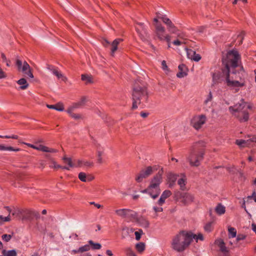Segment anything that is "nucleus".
Here are the masks:
<instances>
[{
	"mask_svg": "<svg viewBox=\"0 0 256 256\" xmlns=\"http://www.w3.org/2000/svg\"><path fill=\"white\" fill-rule=\"evenodd\" d=\"M240 56L235 50L229 51L223 59L225 68L222 69V74L225 76V84L230 88H241L246 84L244 78V71L242 67L240 71L234 68L238 66Z\"/></svg>",
	"mask_w": 256,
	"mask_h": 256,
	"instance_id": "nucleus-1",
	"label": "nucleus"
},
{
	"mask_svg": "<svg viewBox=\"0 0 256 256\" xmlns=\"http://www.w3.org/2000/svg\"><path fill=\"white\" fill-rule=\"evenodd\" d=\"M192 237L190 232H180L173 238L172 242V248L178 252L184 251L191 243Z\"/></svg>",
	"mask_w": 256,
	"mask_h": 256,
	"instance_id": "nucleus-2",
	"label": "nucleus"
},
{
	"mask_svg": "<svg viewBox=\"0 0 256 256\" xmlns=\"http://www.w3.org/2000/svg\"><path fill=\"white\" fill-rule=\"evenodd\" d=\"M250 104H247L244 102L236 104L234 106L229 107V110L232 114L237 118L240 122H246L249 118L248 110L252 108Z\"/></svg>",
	"mask_w": 256,
	"mask_h": 256,
	"instance_id": "nucleus-3",
	"label": "nucleus"
},
{
	"mask_svg": "<svg viewBox=\"0 0 256 256\" xmlns=\"http://www.w3.org/2000/svg\"><path fill=\"white\" fill-rule=\"evenodd\" d=\"M132 108L134 110L138 108L141 101H146L148 98V92L144 86H135L132 92Z\"/></svg>",
	"mask_w": 256,
	"mask_h": 256,
	"instance_id": "nucleus-4",
	"label": "nucleus"
},
{
	"mask_svg": "<svg viewBox=\"0 0 256 256\" xmlns=\"http://www.w3.org/2000/svg\"><path fill=\"white\" fill-rule=\"evenodd\" d=\"M20 143L23 144L25 145H26L27 146L32 148L36 150H37L38 151L42 152H50V153H56L58 152V150L48 147L42 144L44 142V140L42 138H39L36 140L34 142V144H31L30 143H27L25 142H22L20 141Z\"/></svg>",
	"mask_w": 256,
	"mask_h": 256,
	"instance_id": "nucleus-5",
	"label": "nucleus"
},
{
	"mask_svg": "<svg viewBox=\"0 0 256 256\" xmlns=\"http://www.w3.org/2000/svg\"><path fill=\"white\" fill-rule=\"evenodd\" d=\"M62 164H58L56 161H51L50 166L55 170L62 169L70 170L72 168H78L77 162L75 161H62Z\"/></svg>",
	"mask_w": 256,
	"mask_h": 256,
	"instance_id": "nucleus-6",
	"label": "nucleus"
},
{
	"mask_svg": "<svg viewBox=\"0 0 256 256\" xmlns=\"http://www.w3.org/2000/svg\"><path fill=\"white\" fill-rule=\"evenodd\" d=\"M154 33L156 37L161 41H166L170 43L171 41V36L166 32L165 28L160 24H155Z\"/></svg>",
	"mask_w": 256,
	"mask_h": 256,
	"instance_id": "nucleus-7",
	"label": "nucleus"
},
{
	"mask_svg": "<svg viewBox=\"0 0 256 256\" xmlns=\"http://www.w3.org/2000/svg\"><path fill=\"white\" fill-rule=\"evenodd\" d=\"M207 120L204 114H199L194 116L190 120V125L196 130L202 128Z\"/></svg>",
	"mask_w": 256,
	"mask_h": 256,
	"instance_id": "nucleus-8",
	"label": "nucleus"
},
{
	"mask_svg": "<svg viewBox=\"0 0 256 256\" xmlns=\"http://www.w3.org/2000/svg\"><path fill=\"white\" fill-rule=\"evenodd\" d=\"M115 213L122 218H127L131 221H132L134 218H136V212L130 209H118L115 210Z\"/></svg>",
	"mask_w": 256,
	"mask_h": 256,
	"instance_id": "nucleus-9",
	"label": "nucleus"
},
{
	"mask_svg": "<svg viewBox=\"0 0 256 256\" xmlns=\"http://www.w3.org/2000/svg\"><path fill=\"white\" fill-rule=\"evenodd\" d=\"M158 170V166H148L146 167L140 171V174L136 178V180L137 182H140L142 181L143 178H145L150 175H151L154 172Z\"/></svg>",
	"mask_w": 256,
	"mask_h": 256,
	"instance_id": "nucleus-10",
	"label": "nucleus"
},
{
	"mask_svg": "<svg viewBox=\"0 0 256 256\" xmlns=\"http://www.w3.org/2000/svg\"><path fill=\"white\" fill-rule=\"evenodd\" d=\"M176 196H178L180 202L184 204H188L192 202L194 198L192 194L186 192H178L176 193Z\"/></svg>",
	"mask_w": 256,
	"mask_h": 256,
	"instance_id": "nucleus-11",
	"label": "nucleus"
},
{
	"mask_svg": "<svg viewBox=\"0 0 256 256\" xmlns=\"http://www.w3.org/2000/svg\"><path fill=\"white\" fill-rule=\"evenodd\" d=\"M162 172H159L158 174L153 178L151 181L150 186H148V190H150L153 188H156V192H158V188H160V184L162 182Z\"/></svg>",
	"mask_w": 256,
	"mask_h": 256,
	"instance_id": "nucleus-12",
	"label": "nucleus"
},
{
	"mask_svg": "<svg viewBox=\"0 0 256 256\" xmlns=\"http://www.w3.org/2000/svg\"><path fill=\"white\" fill-rule=\"evenodd\" d=\"M75 162H77L78 168H80L86 170L96 166L98 167L100 164V162H98L96 165H95L92 161H75Z\"/></svg>",
	"mask_w": 256,
	"mask_h": 256,
	"instance_id": "nucleus-13",
	"label": "nucleus"
},
{
	"mask_svg": "<svg viewBox=\"0 0 256 256\" xmlns=\"http://www.w3.org/2000/svg\"><path fill=\"white\" fill-rule=\"evenodd\" d=\"M196 145L193 146L190 152V159H195V160H200L204 158V152L202 150L198 152Z\"/></svg>",
	"mask_w": 256,
	"mask_h": 256,
	"instance_id": "nucleus-14",
	"label": "nucleus"
},
{
	"mask_svg": "<svg viewBox=\"0 0 256 256\" xmlns=\"http://www.w3.org/2000/svg\"><path fill=\"white\" fill-rule=\"evenodd\" d=\"M185 50L188 58L196 62L200 60L201 56L200 54H196L195 51L188 48H186Z\"/></svg>",
	"mask_w": 256,
	"mask_h": 256,
	"instance_id": "nucleus-15",
	"label": "nucleus"
},
{
	"mask_svg": "<svg viewBox=\"0 0 256 256\" xmlns=\"http://www.w3.org/2000/svg\"><path fill=\"white\" fill-rule=\"evenodd\" d=\"M20 71H22L26 76H28V77L32 78H34V75L32 72L30 66L26 62H24L22 67Z\"/></svg>",
	"mask_w": 256,
	"mask_h": 256,
	"instance_id": "nucleus-16",
	"label": "nucleus"
},
{
	"mask_svg": "<svg viewBox=\"0 0 256 256\" xmlns=\"http://www.w3.org/2000/svg\"><path fill=\"white\" fill-rule=\"evenodd\" d=\"M212 82L214 84L220 82L224 80L223 78H225V76L222 74V72L219 71L214 72L212 74ZM225 81V80H224Z\"/></svg>",
	"mask_w": 256,
	"mask_h": 256,
	"instance_id": "nucleus-17",
	"label": "nucleus"
},
{
	"mask_svg": "<svg viewBox=\"0 0 256 256\" xmlns=\"http://www.w3.org/2000/svg\"><path fill=\"white\" fill-rule=\"evenodd\" d=\"M136 218H134L132 222H134L140 226L147 228L149 226V222L148 221L142 216H138L137 213L136 212Z\"/></svg>",
	"mask_w": 256,
	"mask_h": 256,
	"instance_id": "nucleus-18",
	"label": "nucleus"
},
{
	"mask_svg": "<svg viewBox=\"0 0 256 256\" xmlns=\"http://www.w3.org/2000/svg\"><path fill=\"white\" fill-rule=\"evenodd\" d=\"M171 195L172 192L170 190H164L158 201L157 204L159 206H162L164 203L166 199L170 196Z\"/></svg>",
	"mask_w": 256,
	"mask_h": 256,
	"instance_id": "nucleus-19",
	"label": "nucleus"
},
{
	"mask_svg": "<svg viewBox=\"0 0 256 256\" xmlns=\"http://www.w3.org/2000/svg\"><path fill=\"white\" fill-rule=\"evenodd\" d=\"M168 31L174 34L177 35V36L180 38H183L184 36L183 34L181 33L174 26V25L172 24V22L171 24H170L168 26Z\"/></svg>",
	"mask_w": 256,
	"mask_h": 256,
	"instance_id": "nucleus-20",
	"label": "nucleus"
},
{
	"mask_svg": "<svg viewBox=\"0 0 256 256\" xmlns=\"http://www.w3.org/2000/svg\"><path fill=\"white\" fill-rule=\"evenodd\" d=\"M48 70L60 80L62 82H66L67 80V78L64 75H63L62 73L58 72L57 70L50 68H48Z\"/></svg>",
	"mask_w": 256,
	"mask_h": 256,
	"instance_id": "nucleus-21",
	"label": "nucleus"
},
{
	"mask_svg": "<svg viewBox=\"0 0 256 256\" xmlns=\"http://www.w3.org/2000/svg\"><path fill=\"white\" fill-rule=\"evenodd\" d=\"M178 176L176 174L170 173L168 176V183L170 188L172 187L177 180Z\"/></svg>",
	"mask_w": 256,
	"mask_h": 256,
	"instance_id": "nucleus-22",
	"label": "nucleus"
},
{
	"mask_svg": "<svg viewBox=\"0 0 256 256\" xmlns=\"http://www.w3.org/2000/svg\"><path fill=\"white\" fill-rule=\"evenodd\" d=\"M46 106L48 108L54 109L60 112H62L64 110V104L60 102H58L55 105L47 104Z\"/></svg>",
	"mask_w": 256,
	"mask_h": 256,
	"instance_id": "nucleus-23",
	"label": "nucleus"
},
{
	"mask_svg": "<svg viewBox=\"0 0 256 256\" xmlns=\"http://www.w3.org/2000/svg\"><path fill=\"white\" fill-rule=\"evenodd\" d=\"M20 148H14L11 146H8L4 144H0V151H8V152H19Z\"/></svg>",
	"mask_w": 256,
	"mask_h": 256,
	"instance_id": "nucleus-24",
	"label": "nucleus"
},
{
	"mask_svg": "<svg viewBox=\"0 0 256 256\" xmlns=\"http://www.w3.org/2000/svg\"><path fill=\"white\" fill-rule=\"evenodd\" d=\"M122 40L121 38H117L113 41L112 44V48H111V54L112 56L114 55L115 52L118 49V44L122 42Z\"/></svg>",
	"mask_w": 256,
	"mask_h": 256,
	"instance_id": "nucleus-25",
	"label": "nucleus"
},
{
	"mask_svg": "<svg viewBox=\"0 0 256 256\" xmlns=\"http://www.w3.org/2000/svg\"><path fill=\"white\" fill-rule=\"evenodd\" d=\"M186 68L185 65H184L183 64L179 65L178 69L180 70V72H178L176 74L177 77H178L179 78H184V76H186L187 74L185 72Z\"/></svg>",
	"mask_w": 256,
	"mask_h": 256,
	"instance_id": "nucleus-26",
	"label": "nucleus"
},
{
	"mask_svg": "<svg viewBox=\"0 0 256 256\" xmlns=\"http://www.w3.org/2000/svg\"><path fill=\"white\" fill-rule=\"evenodd\" d=\"M186 178L185 176L180 178L178 181V184L180 187V189L182 190H186Z\"/></svg>",
	"mask_w": 256,
	"mask_h": 256,
	"instance_id": "nucleus-27",
	"label": "nucleus"
},
{
	"mask_svg": "<svg viewBox=\"0 0 256 256\" xmlns=\"http://www.w3.org/2000/svg\"><path fill=\"white\" fill-rule=\"evenodd\" d=\"M216 243L218 246L220 247V250L224 254H227V253H228V250L227 248L225 246L224 242L222 240H218L216 241Z\"/></svg>",
	"mask_w": 256,
	"mask_h": 256,
	"instance_id": "nucleus-28",
	"label": "nucleus"
},
{
	"mask_svg": "<svg viewBox=\"0 0 256 256\" xmlns=\"http://www.w3.org/2000/svg\"><path fill=\"white\" fill-rule=\"evenodd\" d=\"M139 27L136 28V30L142 36L146 34V29L145 28L144 24L142 22L138 23Z\"/></svg>",
	"mask_w": 256,
	"mask_h": 256,
	"instance_id": "nucleus-29",
	"label": "nucleus"
},
{
	"mask_svg": "<svg viewBox=\"0 0 256 256\" xmlns=\"http://www.w3.org/2000/svg\"><path fill=\"white\" fill-rule=\"evenodd\" d=\"M18 84L20 85V88L21 90H26L28 86V84L26 80L24 78H22L17 81Z\"/></svg>",
	"mask_w": 256,
	"mask_h": 256,
	"instance_id": "nucleus-30",
	"label": "nucleus"
},
{
	"mask_svg": "<svg viewBox=\"0 0 256 256\" xmlns=\"http://www.w3.org/2000/svg\"><path fill=\"white\" fill-rule=\"evenodd\" d=\"M82 80L86 84H90L93 82L92 77L91 75L84 74L82 75Z\"/></svg>",
	"mask_w": 256,
	"mask_h": 256,
	"instance_id": "nucleus-31",
	"label": "nucleus"
},
{
	"mask_svg": "<svg viewBox=\"0 0 256 256\" xmlns=\"http://www.w3.org/2000/svg\"><path fill=\"white\" fill-rule=\"evenodd\" d=\"M148 192L149 194L152 196V198L154 199H155L160 194V188H158V191L157 192L156 191V188H153L152 189L150 190H148Z\"/></svg>",
	"mask_w": 256,
	"mask_h": 256,
	"instance_id": "nucleus-32",
	"label": "nucleus"
},
{
	"mask_svg": "<svg viewBox=\"0 0 256 256\" xmlns=\"http://www.w3.org/2000/svg\"><path fill=\"white\" fill-rule=\"evenodd\" d=\"M246 147L252 148L254 146V143L256 144V136H253L249 139L246 140Z\"/></svg>",
	"mask_w": 256,
	"mask_h": 256,
	"instance_id": "nucleus-33",
	"label": "nucleus"
},
{
	"mask_svg": "<svg viewBox=\"0 0 256 256\" xmlns=\"http://www.w3.org/2000/svg\"><path fill=\"white\" fill-rule=\"evenodd\" d=\"M216 212L220 215L224 214L226 212L225 207L221 204H218L215 208Z\"/></svg>",
	"mask_w": 256,
	"mask_h": 256,
	"instance_id": "nucleus-34",
	"label": "nucleus"
},
{
	"mask_svg": "<svg viewBox=\"0 0 256 256\" xmlns=\"http://www.w3.org/2000/svg\"><path fill=\"white\" fill-rule=\"evenodd\" d=\"M2 254L4 256H16L17 253L15 250H4L2 251Z\"/></svg>",
	"mask_w": 256,
	"mask_h": 256,
	"instance_id": "nucleus-35",
	"label": "nucleus"
},
{
	"mask_svg": "<svg viewBox=\"0 0 256 256\" xmlns=\"http://www.w3.org/2000/svg\"><path fill=\"white\" fill-rule=\"evenodd\" d=\"M11 220V216L10 214L6 216H4L2 215H0V225L2 226L6 222H10Z\"/></svg>",
	"mask_w": 256,
	"mask_h": 256,
	"instance_id": "nucleus-36",
	"label": "nucleus"
},
{
	"mask_svg": "<svg viewBox=\"0 0 256 256\" xmlns=\"http://www.w3.org/2000/svg\"><path fill=\"white\" fill-rule=\"evenodd\" d=\"M136 248L138 252H142L145 249V244L144 242H139L136 244Z\"/></svg>",
	"mask_w": 256,
	"mask_h": 256,
	"instance_id": "nucleus-37",
	"label": "nucleus"
},
{
	"mask_svg": "<svg viewBox=\"0 0 256 256\" xmlns=\"http://www.w3.org/2000/svg\"><path fill=\"white\" fill-rule=\"evenodd\" d=\"M78 108H79L78 106V104H76V102H74L72 105L68 107L66 112L67 113H71L72 112H73L74 110Z\"/></svg>",
	"mask_w": 256,
	"mask_h": 256,
	"instance_id": "nucleus-38",
	"label": "nucleus"
},
{
	"mask_svg": "<svg viewBox=\"0 0 256 256\" xmlns=\"http://www.w3.org/2000/svg\"><path fill=\"white\" fill-rule=\"evenodd\" d=\"M158 18L162 20V22L166 24L167 26L172 23V21L168 18L166 16H158Z\"/></svg>",
	"mask_w": 256,
	"mask_h": 256,
	"instance_id": "nucleus-39",
	"label": "nucleus"
},
{
	"mask_svg": "<svg viewBox=\"0 0 256 256\" xmlns=\"http://www.w3.org/2000/svg\"><path fill=\"white\" fill-rule=\"evenodd\" d=\"M90 247L88 244H86L84 246H80L78 249L77 252H83L90 250Z\"/></svg>",
	"mask_w": 256,
	"mask_h": 256,
	"instance_id": "nucleus-40",
	"label": "nucleus"
},
{
	"mask_svg": "<svg viewBox=\"0 0 256 256\" xmlns=\"http://www.w3.org/2000/svg\"><path fill=\"white\" fill-rule=\"evenodd\" d=\"M236 144L240 148L246 147V140H237L236 141Z\"/></svg>",
	"mask_w": 256,
	"mask_h": 256,
	"instance_id": "nucleus-41",
	"label": "nucleus"
},
{
	"mask_svg": "<svg viewBox=\"0 0 256 256\" xmlns=\"http://www.w3.org/2000/svg\"><path fill=\"white\" fill-rule=\"evenodd\" d=\"M86 102V98L84 96L82 97L80 100L77 102H76V104H78V106L79 108L80 107L84 106Z\"/></svg>",
	"mask_w": 256,
	"mask_h": 256,
	"instance_id": "nucleus-42",
	"label": "nucleus"
},
{
	"mask_svg": "<svg viewBox=\"0 0 256 256\" xmlns=\"http://www.w3.org/2000/svg\"><path fill=\"white\" fill-rule=\"evenodd\" d=\"M69 116L74 120H78L82 118V116L80 114H75L73 112L71 113H68Z\"/></svg>",
	"mask_w": 256,
	"mask_h": 256,
	"instance_id": "nucleus-43",
	"label": "nucleus"
},
{
	"mask_svg": "<svg viewBox=\"0 0 256 256\" xmlns=\"http://www.w3.org/2000/svg\"><path fill=\"white\" fill-rule=\"evenodd\" d=\"M88 243L90 244L92 246V248L94 250H100L102 246L101 244L99 243H94L92 240H90L88 241Z\"/></svg>",
	"mask_w": 256,
	"mask_h": 256,
	"instance_id": "nucleus-44",
	"label": "nucleus"
},
{
	"mask_svg": "<svg viewBox=\"0 0 256 256\" xmlns=\"http://www.w3.org/2000/svg\"><path fill=\"white\" fill-rule=\"evenodd\" d=\"M191 234L192 236V240L195 239L196 240V242H197L198 240H204V236L202 234H198V235L194 234L191 232Z\"/></svg>",
	"mask_w": 256,
	"mask_h": 256,
	"instance_id": "nucleus-45",
	"label": "nucleus"
},
{
	"mask_svg": "<svg viewBox=\"0 0 256 256\" xmlns=\"http://www.w3.org/2000/svg\"><path fill=\"white\" fill-rule=\"evenodd\" d=\"M228 233L230 235H231L232 238H235L236 236V230L234 228H229L228 229Z\"/></svg>",
	"mask_w": 256,
	"mask_h": 256,
	"instance_id": "nucleus-46",
	"label": "nucleus"
},
{
	"mask_svg": "<svg viewBox=\"0 0 256 256\" xmlns=\"http://www.w3.org/2000/svg\"><path fill=\"white\" fill-rule=\"evenodd\" d=\"M78 178L81 181L83 182H86L87 180L86 174L84 172H80L78 174Z\"/></svg>",
	"mask_w": 256,
	"mask_h": 256,
	"instance_id": "nucleus-47",
	"label": "nucleus"
},
{
	"mask_svg": "<svg viewBox=\"0 0 256 256\" xmlns=\"http://www.w3.org/2000/svg\"><path fill=\"white\" fill-rule=\"evenodd\" d=\"M212 222H208L204 226V230L208 232H210L212 230Z\"/></svg>",
	"mask_w": 256,
	"mask_h": 256,
	"instance_id": "nucleus-48",
	"label": "nucleus"
},
{
	"mask_svg": "<svg viewBox=\"0 0 256 256\" xmlns=\"http://www.w3.org/2000/svg\"><path fill=\"white\" fill-rule=\"evenodd\" d=\"M212 100V94L211 92H210L206 98L204 100V104H208L210 102H211Z\"/></svg>",
	"mask_w": 256,
	"mask_h": 256,
	"instance_id": "nucleus-49",
	"label": "nucleus"
},
{
	"mask_svg": "<svg viewBox=\"0 0 256 256\" xmlns=\"http://www.w3.org/2000/svg\"><path fill=\"white\" fill-rule=\"evenodd\" d=\"M12 235L10 234H3L2 236V239L6 241V242H9L10 239L12 238Z\"/></svg>",
	"mask_w": 256,
	"mask_h": 256,
	"instance_id": "nucleus-50",
	"label": "nucleus"
},
{
	"mask_svg": "<svg viewBox=\"0 0 256 256\" xmlns=\"http://www.w3.org/2000/svg\"><path fill=\"white\" fill-rule=\"evenodd\" d=\"M28 214H31L34 216L36 219H39L40 218V214L38 212L36 211H28Z\"/></svg>",
	"mask_w": 256,
	"mask_h": 256,
	"instance_id": "nucleus-51",
	"label": "nucleus"
},
{
	"mask_svg": "<svg viewBox=\"0 0 256 256\" xmlns=\"http://www.w3.org/2000/svg\"><path fill=\"white\" fill-rule=\"evenodd\" d=\"M143 234V232L142 230H139L138 231L136 232H134L136 236V239L137 240H138L141 237V235Z\"/></svg>",
	"mask_w": 256,
	"mask_h": 256,
	"instance_id": "nucleus-52",
	"label": "nucleus"
},
{
	"mask_svg": "<svg viewBox=\"0 0 256 256\" xmlns=\"http://www.w3.org/2000/svg\"><path fill=\"white\" fill-rule=\"evenodd\" d=\"M0 138H13V139H18V136L16 135H12V136H0Z\"/></svg>",
	"mask_w": 256,
	"mask_h": 256,
	"instance_id": "nucleus-53",
	"label": "nucleus"
},
{
	"mask_svg": "<svg viewBox=\"0 0 256 256\" xmlns=\"http://www.w3.org/2000/svg\"><path fill=\"white\" fill-rule=\"evenodd\" d=\"M126 254L128 256H136L135 253L130 248L126 249Z\"/></svg>",
	"mask_w": 256,
	"mask_h": 256,
	"instance_id": "nucleus-54",
	"label": "nucleus"
},
{
	"mask_svg": "<svg viewBox=\"0 0 256 256\" xmlns=\"http://www.w3.org/2000/svg\"><path fill=\"white\" fill-rule=\"evenodd\" d=\"M162 68L165 72L168 71V68L166 65V62L165 60H162Z\"/></svg>",
	"mask_w": 256,
	"mask_h": 256,
	"instance_id": "nucleus-55",
	"label": "nucleus"
},
{
	"mask_svg": "<svg viewBox=\"0 0 256 256\" xmlns=\"http://www.w3.org/2000/svg\"><path fill=\"white\" fill-rule=\"evenodd\" d=\"M153 209L156 212V214L154 216L155 218L158 216L156 214L158 212H162L163 211V208L162 207L154 206Z\"/></svg>",
	"mask_w": 256,
	"mask_h": 256,
	"instance_id": "nucleus-56",
	"label": "nucleus"
},
{
	"mask_svg": "<svg viewBox=\"0 0 256 256\" xmlns=\"http://www.w3.org/2000/svg\"><path fill=\"white\" fill-rule=\"evenodd\" d=\"M16 65L18 66V70H20L22 67L23 63L19 59H17L16 60Z\"/></svg>",
	"mask_w": 256,
	"mask_h": 256,
	"instance_id": "nucleus-57",
	"label": "nucleus"
},
{
	"mask_svg": "<svg viewBox=\"0 0 256 256\" xmlns=\"http://www.w3.org/2000/svg\"><path fill=\"white\" fill-rule=\"evenodd\" d=\"M122 231H126V233L128 234L130 232H132L134 230L133 228H129L127 227H124L122 228Z\"/></svg>",
	"mask_w": 256,
	"mask_h": 256,
	"instance_id": "nucleus-58",
	"label": "nucleus"
},
{
	"mask_svg": "<svg viewBox=\"0 0 256 256\" xmlns=\"http://www.w3.org/2000/svg\"><path fill=\"white\" fill-rule=\"evenodd\" d=\"M190 164L192 166H198L200 165V161H190Z\"/></svg>",
	"mask_w": 256,
	"mask_h": 256,
	"instance_id": "nucleus-59",
	"label": "nucleus"
},
{
	"mask_svg": "<svg viewBox=\"0 0 256 256\" xmlns=\"http://www.w3.org/2000/svg\"><path fill=\"white\" fill-rule=\"evenodd\" d=\"M6 78V74L0 67V79Z\"/></svg>",
	"mask_w": 256,
	"mask_h": 256,
	"instance_id": "nucleus-60",
	"label": "nucleus"
},
{
	"mask_svg": "<svg viewBox=\"0 0 256 256\" xmlns=\"http://www.w3.org/2000/svg\"><path fill=\"white\" fill-rule=\"evenodd\" d=\"M242 208H243L245 211L246 212V213L248 214V216L251 217V214L248 212L246 208V201L245 200H243V202H242Z\"/></svg>",
	"mask_w": 256,
	"mask_h": 256,
	"instance_id": "nucleus-61",
	"label": "nucleus"
},
{
	"mask_svg": "<svg viewBox=\"0 0 256 256\" xmlns=\"http://www.w3.org/2000/svg\"><path fill=\"white\" fill-rule=\"evenodd\" d=\"M246 238V236L244 235H238L236 238V241L238 242L240 240H244Z\"/></svg>",
	"mask_w": 256,
	"mask_h": 256,
	"instance_id": "nucleus-62",
	"label": "nucleus"
},
{
	"mask_svg": "<svg viewBox=\"0 0 256 256\" xmlns=\"http://www.w3.org/2000/svg\"><path fill=\"white\" fill-rule=\"evenodd\" d=\"M182 43V42L178 40H175L173 42V44L176 46H180Z\"/></svg>",
	"mask_w": 256,
	"mask_h": 256,
	"instance_id": "nucleus-63",
	"label": "nucleus"
},
{
	"mask_svg": "<svg viewBox=\"0 0 256 256\" xmlns=\"http://www.w3.org/2000/svg\"><path fill=\"white\" fill-rule=\"evenodd\" d=\"M72 157H71L70 156H67V155H64V156L62 160H72Z\"/></svg>",
	"mask_w": 256,
	"mask_h": 256,
	"instance_id": "nucleus-64",
	"label": "nucleus"
}]
</instances>
